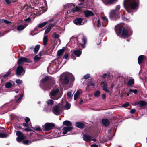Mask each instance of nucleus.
Segmentation results:
<instances>
[{
	"mask_svg": "<svg viewBox=\"0 0 147 147\" xmlns=\"http://www.w3.org/2000/svg\"><path fill=\"white\" fill-rule=\"evenodd\" d=\"M12 69H10L7 72V74L3 76V78L4 79H7V78L8 77L9 75L10 74L11 72V70Z\"/></svg>",
	"mask_w": 147,
	"mask_h": 147,
	"instance_id": "obj_37",
	"label": "nucleus"
},
{
	"mask_svg": "<svg viewBox=\"0 0 147 147\" xmlns=\"http://www.w3.org/2000/svg\"><path fill=\"white\" fill-rule=\"evenodd\" d=\"M16 134L18 136L16 138V140L18 142H20L22 140L24 139L25 136L21 132L17 131Z\"/></svg>",
	"mask_w": 147,
	"mask_h": 147,
	"instance_id": "obj_9",
	"label": "nucleus"
},
{
	"mask_svg": "<svg viewBox=\"0 0 147 147\" xmlns=\"http://www.w3.org/2000/svg\"><path fill=\"white\" fill-rule=\"evenodd\" d=\"M74 53L77 57H79L81 54L82 51L80 50H76L74 51Z\"/></svg>",
	"mask_w": 147,
	"mask_h": 147,
	"instance_id": "obj_25",
	"label": "nucleus"
},
{
	"mask_svg": "<svg viewBox=\"0 0 147 147\" xmlns=\"http://www.w3.org/2000/svg\"><path fill=\"white\" fill-rule=\"evenodd\" d=\"M8 135L6 134L2 133L0 132V137L1 138H6L7 137Z\"/></svg>",
	"mask_w": 147,
	"mask_h": 147,
	"instance_id": "obj_42",
	"label": "nucleus"
},
{
	"mask_svg": "<svg viewBox=\"0 0 147 147\" xmlns=\"http://www.w3.org/2000/svg\"><path fill=\"white\" fill-rule=\"evenodd\" d=\"M28 24H24V25H20L18 26L17 28L18 31H21L23 30L27 25Z\"/></svg>",
	"mask_w": 147,
	"mask_h": 147,
	"instance_id": "obj_21",
	"label": "nucleus"
},
{
	"mask_svg": "<svg viewBox=\"0 0 147 147\" xmlns=\"http://www.w3.org/2000/svg\"><path fill=\"white\" fill-rule=\"evenodd\" d=\"M80 8V7H76L72 8L71 10L69 11V12L70 13H74L79 10Z\"/></svg>",
	"mask_w": 147,
	"mask_h": 147,
	"instance_id": "obj_27",
	"label": "nucleus"
},
{
	"mask_svg": "<svg viewBox=\"0 0 147 147\" xmlns=\"http://www.w3.org/2000/svg\"><path fill=\"white\" fill-rule=\"evenodd\" d=\"M30 121V119L28 117H26L25 119V121L26 123H28Z\"/></svg>",
	"mask_w": 147,
	"mask_h": 147,
	"instance_id": "obj_60",
	"label": "nucleus"
},
{
	"mask_svg": "<svg viewBox=\"0 0 147 147\" xmlns=\"http://www.w3.org/2000/svg\"><path fill=\"white\" fill-rule=\"evenodd\" d=\"M84 13L86 17L93 16L94 15V14L92 11L89 10L85 11H84Z\"/></svg>",
	"mask_w": 147,
	"mask_h": 147,
	"instance_id": "obj_19",
	"label": "nucleus"
},
{
	"mask_svg": "<svg viewBox=\"0 0 147 147\" xmlns=\"http://www.w3.org/2000/svg\"><path fill=\"white\" fill-rule=\"evenodd\" d=\"M134 83V79H131L129 80L127 83V85L129 86H131Z\"/></svg>",
	"mask_w": 147,
	"mask_h": 147,
	"instance_id": "obj_33",
	"label": "nucleus"
},
{
	"mask_svg": "<svg viewBox=\"0 0 147 147\" xmlns=\"http://www.w3.org/2000/svg\"><path fill=\"white\" fill-rule=\"evenodd\" d=\"M46 11L44 9V8L43 7H41L39 9H35L34 11V13L35 15H40L41 13H44Z\"/></svg>",
	"mask_w": 147,
	"mask_h": 147,
	"instance_id": "obj_12",
	"label": "nucleus"
},
{
	"mask_svg": "<svg viewBox=\"0 0 147 147\" xmlns=\"http://www.w3.org/2000/svg\"><path fill=\"white\" fill-rule=\"evenodd\" d=\"M135 111H136L135 109H131L130 111V112L131 113L133 114L135 112Z\"/></svg>",
	"mask_w": 147,
	"mask_h": 147,
	"instance_id": "obj_59",
	"label": "nucleus"
},
{
	"mask_svg": "<svg viewBox=\"0 0 147 147\" xmlns=\"http://www.w3.org/2000/svg\"><path fill=\"white\" fill-rule=\"evenodd\" d=\"M76 126L79 128H82L84 127V124L81 122H77L76 123Z\"/></svg>",
	"mask_w": 147,
	"mask_h": 147,
	"instance_id": "obj_28",
	"label": "nucleus"
},
{
	"mask_svg": "<svg viewBox=\"0 0 147 147\" xmlns=\"http://www.w3.org/2000/svg\"><path fill=\"white\" fill-rule=\"evenodd\" d=\"M16 82L17 84H20L22 83V81L20 79H17L16 80Z\"/></svg>",
	"mask_w": 147,
	"mask_h": 147,
	"instance_id": "obj_51",
	"label": "nucleus"
},
{
	"mask_svg": "<svg viewBox=\"0 0 147 147\" xmlns=\"http://www.w3.org/2000/svg\"><path fill=\"white\" fill-rule=\"evenodd\" d=\"M30 141L29 140H26L23 141V143L25 144H26L29 143Z\"/></svg>",
	"mask_w": 147,
	"mask_h": 147,
	"instance_id": "obj_53",
	"label": "nucleus"
},
{
	"mask_svg": "<svg viewBox=\"0 0 147 147\" xmlns=\"http://www.w3.org/2000/svg\"><path fill=\"white\" fill-rule=\"evenodd\" d=\"M138 104L139 106L140 107H144L146 105L147 103L145 101H139Z\"/></svg>",
	"mask_w": 147,
	"mask_h": 147,
	"instance_id": "obj_31",
	"label": "nucleus"
},
{
	"mask_svg": "<svg viewBox=\"0 0 147 147\" xmlns=\"http://www.w3.org/2000/svg\"><path fill=\"white\" fill-rule=\"evenodd\" d=\"M34 130L37 131H41V129L40 127L38 126H36L35 128H34Z\"/></svg>",
	"mask_w": 147,
	"mask_h": 147,
	"instance_id": "obj_45",
	"label": "nucleus"
},
{
	"mask_svg": "<svg viewBox=\"0 0 147 147\" xmlns=\"http://www.w3.org/2000/svg\"><path fill=\"white\" fill-rule=\"evenodd\" d=\"M74 23L78 25H80L83 24L84 23L82 22V19L81 18H78L75 19L74 21Z\"/></svg>",
	"mask_w": 147,
	"mask_h": 147,
	"instance_id": "obj_16",
	"label": "nucleus"
},
{
	"mask_svg": "<svg viewBox=\"0 0 147 147\" xmlns=\"http://www.w3.org/2000/svg\"><path fill=\"white\" fill-rule=\"evenodd\" d=\"M50 78V77L49 76H46L45 77H44L42 80V82H44L47 81L48 80H49Z\"/></svg>",
	"mask_w": 147,
	"mask_h": 147,
	"instance_id": "obj_43",
	"label": "nucleus"
},
{
	"mask_svg": "<svg viewBox=\"0 0 147 147\" xmlns=\"http://www.w3.org/2000/svg\"><path fill=\"white\" fill-rule=\"evenodd\" d=\"M59 65L58 63H56L55 61H52L47 68L48 73L50 74L55 73L58 69Z\"/></svg>",
	"mask_w": 147,
	"mask_h": 147,
	"instance_id": "obj_3",
	"label": "nucleus"
},
{
	"mask_svg": "<svg viewBox=\"0 0 147 147\" xmlns=\"http://www.w3.org/2000/svg\"><path fill=\"white\" fill-rule=\"evenodd\" d=\"M24 130L27 131H32V130H31L30 129L28 128H25L24 129Z\"/></svg>",
	"mask_w": 147,
	"mask_h": 147,
	"instance_id": "obj_63",
	"label": "nucleus"
},
{
	"mask_svg": "<svg viewBox=\"0 0 147 147\" xmlns=\"http://www.w3.org/2000/svg\"><path fill=\"white\" fill-rule=\"evenodd\" d=\"M28 62V59L26 57H21L18 59V65L21 64L24 62Z\"/></svg>",
	"mask_w": 147,
	"mask_h": 147,
	"instance_id": "obj_17",
	"label": "nucleus"
},
{
	"mask_svg": "<svg viewBox=\"0 0 147 147\" xmlns=\"http://www.w3.org/2000/svg\"><path fill=\"white\" fill-rule=\"evenodd\" d=\"M53 36L55 38H58L59 37V35L56 34L55 32L53 34Z\"/></svg>",
	"mask_w": 147,
	"mask_h": 147,
	"instance_id": "obj_48",
	"label": "nucleus"
},
{
	"mask_svg": "<svg viewBox=\"0 0 147 147\" xmlns=\"http://www.w3.org/2000/svg\"><path fill=\"white\" fill-rule=\"evenodd\" d=\"M101 83L103 85V90L107 92H109V91L107 88V83L105 82V81L103 80L101 82Z\"/></svg>",
	"mask_w": 147,
	"mask_h": 147,
	"instance_id": "obj_15",
	"label": "nucleus"
},
{
	"mask_svg": "<svg viewBox=\"0 0 147 147\" xmlns=\"http://www.w3.org/2000/svg\"><path fill=\"white\" fill-rule=\"evenodd\" d=\"M41 55L40 53L38 55H36L34 58V61L36 62L39 61L41 58Z\"/></svg>",
	"mask_w": 147,
	"mask_h": 147,
	"instance_id": "obj_24",
	"label": "nucleus"
},
{
	"mask_svg": "<svg viewBox=\"0 0 147 147\" xmlns=\"http://www.w3.org/2000/svg\"><path fill=\"white\" fill-rule=\"evenodd\" d=\"M72 94V92L71 91H69L67 93V96L69 98H70L71 97Z\"/></svg>",
	"mask_w": 147,
	"mask_h": 147,
	"instance_id": "obj_52",
	"label": "nucleus"
},
{
	"mask_svg": "<svg viewBox=\"0 0 147 147\" xmlns=\"http://www.w3.org/2000/svg\"><path fill=\"white\" fill-rule=\"evenodd\" d=\"M13 82L11 81L7 82L5 84V87L7 88H11L12 86Z\"/></svg>",
	"mask_w": 147,
	"mask_h": 147,
	"instance_id": "obj_26",
	"label": "nucleus"
},
{
	"mask_svg": "<svg viewBox=\"0 0 147 147\" xmlns=\"http://www.w3.org/2000/svg\"><path fill=\"white\" fill-rule=\"evenodd\" d=\"M133 92L134 93L136 94L137 93V90L136 89H129V92Z\"/></svg>",
	"mask_w": 147,
	"mask_h": 147,
	"instance_id": "obj_50",
	"label": "nucleus"
},
{
	"mask_svg": "<svg viewBox=\"0 0 147 147\" xmlns=\"http://www.w3.org/2000/svg\"><path fill=\"white\" fill-rule=\"evenodd\" d=\"M144 57L145 56L143 55H140L138 57V62L139 65H140L142 62Z\"/></svg>",
	"mask_w": 147,
	"mask_h": 147,
	"instance_id": "obj_22",
	"label": "nucleus"
},
{
	"mask_svg": "<svg viewBox=\"0 0 147 147\" xmlns=\"http://www.w3.org/2000/svg\"><path fill=\"white\" fill-rule=\"evenodd\" d=\"M100 146L97 144H93L91 146V147H98V146Z\"/></svg>",
	"mask_w": 147,
	"mask_h": 147,
	"instance_id": "obj_61",
	"label": "nucleus"
},
{
	"mask_svg": "<svg viewBox=\"0 0 147 147\" xmlns=\"http://www.w3.org/2000/svg\"><path fill=\"white\" fill-rule=\"evenodd\" d=\"M74 5L72 4H67L64 6V9H66L68 8H70L72 6L74 7Z\"/></svg>",
	"mask_w": 147,
	"mask_h": 147,
	"instance_id": "obj_35",
	"label": "nucleus"
},
{
	"mask_svg": "<svg viewBox=\"0 0 147 147\" xmlns=\"http://www.w3.org/2000/svg\"><path fill=\"white\" fill-rule=\"evenodd\" d=\"M55 25V24H51L47 26V28L46 29L45 31V34H48L50 31L52 27H53Z\"/></svg>",
	"mask_w": 147,
	"mask_h": 147,
	"instance_id": "obj_18",
	"label": "nucleus"
},
{
	"mask_svg": "<svg viewBox=\"0 0 147 147\" xmlns=\"http://www.w3.org/2000/svg\"><path fill=\"white\" fill-rule=\"evenodd\" d=\"M139 3V0H125L124 5L127 12L130 13L138 7Z\"/></svg>",
	"mask_w": 147,
	"mask_h": 147,
	"instance_id": "obj_1",
	"label": "nucleus"
},
{
	"mask_svg": "<svg viewBox=\"0 0 147 147\" xmlns=\"http://www.w3.org/2000/svg\"><path fill=\"white\" fill-rule=\"evenodd\" d=\"M102 124L105 126H108L110 123V121L107 119H103L102 120Z\"/></svg>",
	"mask_w": 147,
	"mask_h": 147,
	"instance_id": "obj_23",
	"label": "nucleus"
},
{
	"mask_svg": "<svg viewBox=\"0 0 147 147\" xmlns=\"http://www.w3.org/2000/svg\"><path fill=\"white\" fill-rule=\"evenodd\" d=\"M54 137H58L60 136L61 135L59 134L56 133V134L55 135H54Z\"/></svg>",
	"mask_w": 147,
	"mask_h": 147,
	"instance_id": "obj_64",
	"label": "nucleus"
},
{
	"mask_svg": "<svg viewBox=\"0 0 147 147\" xmlns=\"http://www.w3.org/2000/svg\"><path fill=\"white\" fill-rule=\"evenodd\" d=\"M86 37L82 35L77 38L78 43L81 45L82 47L81 49L84 47V44L86 43Z\"/></svg>",
	"mask_w": 147,
	"mask_h": 147,
	"instance_id": "obj_6",
	"label": "nucleus"
},
{
	"mask_svg": "<svg viewBox=\"0 0 147 147\" xmlns=\"http://www.w3.org/2000/svg\"><path fill=\"white\" fill-rule=\"evenodd\" d=\"M102 19L103 20V22L102 23V26H105L107 24V18L106 17H104L102 18Z\"/></svg>",
	"mask_w": 147,
	"mask_h": 147,
	"instance_id": "obj_29",
	"label": "nucleus"
},
{
	"mask_svg": "<svg viewBox=\"0 0 147 147\" xmlns=\"http://www.w3.org/2000/svg\"><path fill=\"white\" fill-rule=\"evenodd\" d=\"M59 89L57 87L53 88L51 91V93L50 94V97H51L52 99L54 100H57L59 98L61 97L60 95L55 98L53 97L54 96L59 94Z\"/></svg>",
	"mask_w": 147,
	"mask_h": 147,
	"instance_id": "obj_5",
	"label": "nucleus"
},
{
	"mask_svg": "<svg viewBox=\"0 0 147 147\" xmlns=\"http://www.w3.org/2000/svg\"><path fill=\"white\" fill-rule=\"evenodd\" d=\"M73 127H65L62 129V134L65 135L66 134L68 131H71Z\"/></svg>",
	"mask_w": 147,
	"mask_h": 147,
	"instance_id": "obj_14",
	"label": "nucleus"
},
{
	"mask_svg": "<svg viewBox=\"0 0 147 147\" xmlns=\"http://www.w3.org/2000/svg\"><path fill=\"white\" fill-rule=\"evenodd\" d=\"M23 95L22 94H21L20 96V97L16 101L17 102H18L19 101H20L23 97Z\"/></svg>",
	"mask_w": 147,
	"mask_h": 147,
	"instance_id": "obj_56",
	"label": "nucleus"
},
{
	"mask_svg": "<svg viewBox=\"0 0 147 147\" xmlns=\"http://www.w3.org/2000/svg\"><path fill=\"white\" fill-rule=\"evenodd\" d=\"M53 113L57 115H59L61 113V111L59 106L56 105L53 107Z\"/></svg>",
	"mask_w": 147,
	"mask_h": 147,
	"instance_id": "obj_11",
	"label": "nucleus"
},
{
	"mask_svg": "<svg viewBox=\"0 0 147 147\" xmlns=\"http://www.w3.org/2000/svg\"><path fill=\"white\" fill-rule=\"evenodd\" d=\"M122 19L124 20H126V21H127L128 19V18H126L125 17V16H123L122 17Z\"/></svg>",
	"mask_w": 147,
	"mask_h": 147,
	"instance_id": "obj_57",
	"label": "nucleus"
},
{
	"mask_svg": "<svg viewBox=\"0 0 147 147\" xmlns=\"http://www.w3.org/2000/svg\"><path fill=\"white\" fill-rule=\"evenodd\" d=\"M2 21L3 22V23H5L6 24H8L11 23V22L4 19H2Z\"/></svg>",
	"mask_w": 147,
	"mask_h": 147,
	"instance_id": "obj_46",
	"label": "nucleus"
},
{
	"mask_svg": "<svg viewBox=\"0 0 147 147\" xmlns=\"http://www.w3.org/2000/svg\"><path fill=\"white\" fill-rule=\"evenodd\" d=\"M82 93V90L80 89H79L77 90V91L75 93L74 95V100H76L79 96Z\"/></svg>",
	"mask_w": 147,
	"mask_h": 147,
	"instance_id": "obj_13",
	"label": "nucleus"
},
{
	"mask_svg": "<svg viewBox=\"0 0 147 147\" xmlns=\"http://www.w3.org/2000/svg\"><path fill=\"white\" fill-rule=\"evenodd\" d=\"M63 124L67 126H71L72 125V123L69 121H65L63 122Z\"/></svg>",
	"mask_w": 147,
	"mask_h": 147,
	"instance_id": "obj_30",
	"label": "nucleus"
},
{
	"mask_svg": "<svg viewBox=\"0 0 147 147\" xmlns=\"http://www.w3.org/2000/svg\"><path fill=\"white\" fill-rule=\"evenodd\" d=\"M47 23V22H45L43 23H40L39 24L38 27L40 28L42 27L45 26Z\"/></svg>",
	"mask_w": 147,
	"mask_h": 147,
	"instance_id": "obj_40",
	"label": "nucleus"
},
{
	"mask_svg": "<svg viewBox=\"0 0 147 147\" xmlns=\"http://www.w3.org/2000/svg\"><path fill=\"white\" fill-rule=\"evenodd\" d=\"M97 26V27H99L101 26V24L100 21L99 19H98V21L96 22Z\"/></svg>",
	"mask_w": 147,
	"mask_h": 147,
	"instance_id": "obj_49",
	"label": "nucleus"
},
{
	"mask_svg": "<svg viewBox=\"0 0 147 147\" xmlns=\"http://www.w3.org/2000/svg\"><path fill=\"white\" fill-rule=\"evenodd\" d=\"M90 77V75L89 74H87L85 75L84 76V78L85 79H87L89 78Z\"/></svg>",
	"mask_w": 147,
	"mask_h": 147,
	"instance_id": "obj_54",
	"label": "nucleus"
},
{
	"mask_svg": "<svg viewBox=\"0 0 147 147\" xmlns=\"http://www.w3.org/2000/svg\"><path fill=\"white\" fill-rule=\"evenodd\" d=\"M64 50L63 49L59 50L57 53V55L58 56H60L62 55L63 52Z\"/></svg>",
	"mask_w": 147,
	"mask_h": 147,
	"instance_id": "obj_39",
	"label": "nucleus"
},
{
	"mask_svg": "<svg viewBox=\"0 0 147 147\" xmlns=\"http://www.w3.org/2000/svg\"><path fill=\"white\" fill-rule=\"evenodd\" d=\"M92 137L88 134H86L84 135L83 139L84 141H87L90 140Z\"/></svg>",
	"mask_w": 147,
	"mask_h": 147,
	"instance_id": "obj_20",
	"label": "nucleus"
},
{
	"mask_svg": "<svg viewBox=\"0 0 147 147\" xmlns=\"http://www.w3.org/2000/svg\"><path fill=\"white\" fill-rule=\"evenodd\" d=\"M123 26L122 24H120L116 26L115 28V31L118 36L121 35L124 36H129L132 34L131 30L129 29L127 30L125 28H123L122 30Z\"/></svg>",
	"mask_w": 147,
	"mask_h": 147,
	"instance_id": "obj_2",
	"label": "nucleus"
},
{
	"mask_svg": "<svg viewBox=\"0 0 147 147\" xmlns=\"http://www.w3.org/2000/svg\"><path fill=\"white\" fill-rule=\"evenodd\" d=\"M48 37L47 36H45L43 38V43L45 46H46L48 42Z\"/></svg>",
	"mask_w": 147,
	"mask_h": 147,
	"instance_id": "obj_32",
	"label": "nucleus"
},
{
	"mask_svg": "<svg viewBox=\"0 0 147 147\" xmlns=\"http://www.w3.org/2000/svg\"><path fill=\"white\" fill-rule=\"evenodd\" d=\"M94 86V84L93 82H92V81H90V82H89V84H88L87 85V87L86 88V89H87L88 87H89V86Z\"/></svg>",
	"mask_w": 147,
	"mask_h": 147,
	"instance_id": "obj_44",
	"label": "nucleus"
},
{
	"mask_svg": "<svg viewBox=\"0 0 147 147\" xmlns=\"http://www.w3.org/2000/svg\"><path fill=\"white\" fill-rule=\"evenodd\" d=\"M24 72V69L22 66L18 67L16 71V74L18 76L20 77L23 75Z\"/></svg>",
	"mask_w": 147,
	"mask_h": 147,
	"instance_id": "obj_10",
	"label": "nucleus"
},
{
	"mask_svg": "<svg viewBox=\"0 0 147 147\" xmlns=\"http://www.w3.org/2000/svg\"><path fill=\"white\" fill-rule=\"evenodd\" d=\"M117 0H107V2L109 3H113L116 2Z\"/></svg>",
	"mask_w": 147,
	"mask_h": 147,
	"instance_id": "obj_47",
	"label": "nucleus"
},
{
	"mask_svg": "<svg viewBox=\"0 0 147 147\" xmlns=\"http://www.w3.org/2000/svg\"><path fill=\"white\" fill-rule=\"evenodd\" d=\"M73 77L72 75L68 72L63 73L61 76L60 79L63 84H67L69 82V78Z\"/></svg>",
	"mask_w": 147,
	"mask_h": 147,
	"instance_id": "obj_4",
	"label": "nucleus"
},
{
	"mask_svg": "<svg viewBox=\"0 0 147 147\" xmlns=\"http://www.w3.org/2000/svg\"><path fill=\"white\" fill-rule=\"evenodd\" d=\"M129 104L128 103H126L123 105L122 107L124 108L126 107L129 106Z\"/></svg>",
	"mask_w": 147,
	"mask_h": 147,
	"instance_id": "obj_55",
	"label": "nucleus"
},
{
	"mask_svg": "<svg viewBox=\"0 0 147 147\" xmlns=\"http://www.w3.org/2000/svg\"><path fill=\"white\" fill-rule=\"evenodd\" d=\"M101 92L99 90H98L95 92L94 93V96L96 97H98L100 95Z\"/></svg>",
	"mask_w": 147,
	"mask_h": 147,
	"instance_id": "obj_36",
	"label": "nucleus"
},
{
	"mask_svg": "<svg viewBox=\"0 0 147 147\" xmlns=\"http://www.w3.org/2000/svg\"><path fill=\"white\" fill-rule=\"evenodd\" d=\"M120 9V6L119 5H117L115 10H112L111 11L110 14V16L111 18H114L116 17L118 13V11Z\"/></svg>",
	"mask_w": 147,
	"mask_h": 147,
	"instance_id": "obj_7",
	"label": "nucleus"
},
{
	"mask_svg": "<svg viewBox=\"0 0 147 147\" xmlns=\"http://www.w3.org/2000/svg\"><path fill=\"white\" fill-rule=\"evenodd\" d=\"M6 3L8 4H9L11 3V1L9 0H4Z\"/></svg>",
	"mask_w": 147,
	"mask_h": 147,
	"instance_id": "obj_62",
	"label": "nucleus"
},
{
	"mask_svg": "<svg viewBox=\"0 0 147 147\" xmlns=\"http://www.w3.org/2000/svg\"><path fill=\"white\" fill-rule=\"evenodd\" d=\"M70 104L69 103H68L67 102H66L65 109H68L70 108Z\"/></svg>",
	"mask_w": 147,
	"mask_h": 147,
	"instance_id": "obj_41",
	"label": "nucleus"
},
{
	"mask_svg": "<svg viewBox=\"0 0 147 147\" xmlns=\"http://www.w3.org/2000/svg\"><path fill=\"white\" fill-rule=\"evenodd\" d=\"M46 103L49 105H52L53 104L54 101L52 100H49L46 101Z\"/></svg>",
	"mask_w": 147,
	"mask_h": 147,
	"instance_id": "obj_38",
	"label": "nucleus"
},
{
	"mask_svg": "<svg viewBox=\"0 0 147 147\" xmlns=\"http://www.w3.org/2000/svg\"><path fill=\"white\" fill-rule=\"evenodd\" d=\"M55 126L52 123H47L44 125L43 130L45 131H48L52 129Z\"/></svg>",
	"mask_w": 147,
	"mask_h": 147,
	"instance_id": "obj_8",
	"label": "nucleus"
},
{
	"mask_svg": "<svg viewBox=\"0 0 147 147\" xmlns=\"http://www.w3.org/2000/svg\"><path fill=\"white\" fill-rule=\"evenodd\" d=\"M24 20L26 21L30 22V17H28L27 19Z\"/></svg>",
	"mask_w": 147,
	"mask_h": 147,
	"instance_id": "obj_58",
	"label": "nucleus"
},
{
	"mask_svg": "<svg viewBox=\"0 0 147 147\" xmlns=\"http://www.w3.org/2000/svg\"><path fill=\"white\" fill-rule=\"evenodd\" d=\"M40 47V46L39 45H37L36 46L34 49V52L35 53H36L38 52Z\"/></svg>",
	"mask_w": 147,
	"mask_h": 147,
	"instance_id": "obj_34",
	"label": "nucleus"
}]
</instances>
